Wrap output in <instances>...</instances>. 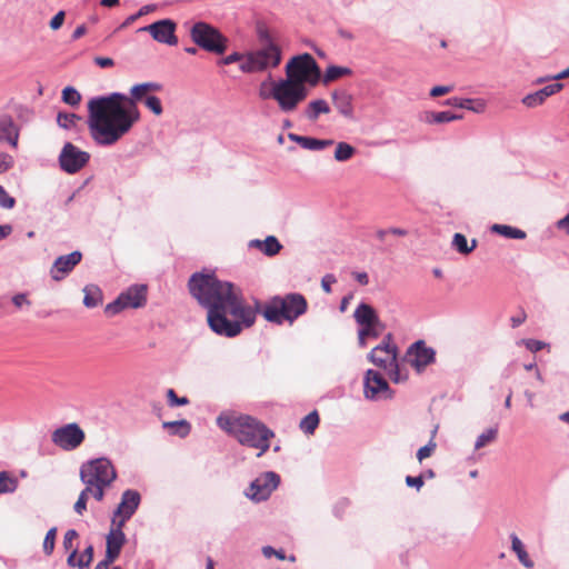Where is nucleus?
Segmentation results:
<instances>
[{"instance_id": "39", "label": "nucleus", "mask_w": 569, "mask_h": 569, "mask_svg": "<svg viewBox=\"0 0 569 569\" xmlns=\"http://www.w3.org/2000/svg\"><path fill=\"white\" fill-rule=\"evenodd\" d=\"M62 101L69 106H78L81 101V94L73 87H66L62 90Z\"/></svg>"}, {"instance_id": "16", "label": "nucleus", "mask_w": 569, "mask_h": 569, "mask_svg": "<svg viewBox=\"0 0 569 569\" xmlns=\"http://www.w3.org/2000/svg\"><path fill=\"white\" fill-rule=\"evenodd\" d=\"M177 23L171 19H162L149 26L141 27L139 32H148L152 39L159 43L168 46H177L178 38L176 36Z\"/></svg>"}, {"instance_id": "60", "label": "nucleus", "mask_w": 569, "mask_h": 569, "mask_svg": "<svg viewBox=\"0 0 569 569\" xmlns=\"http://www.w3.org/2000/svg\"><path fill=\"white\" fill-rule=\"evenodd\" d=\"M244 57L243 54L239 53V52H233L227 57H224L223 59H221L220 63L221 64H224V66H228V64H231V63H234L237 61H244Z\"/></svg>"}, {"instance_id": "42", "label": "nucleus", "mask_w": 569, "mask_h": 569, "mask_svg": "<svg viewBox=\"0 0 569 569\" xmlns=\"http://www.w3.org/2000/svg\"><path fill=\"white\" fill-rule=\"evenodd\" d=\"M56 536H57V528L53 527V528L48 530V532H47V535L44 537V540H43V552L47 556H50L53 552V550H54Z\"/></svg>"}, {"instance_id": "7", "label": "nucleus", "mask_w": 569, "mask_h": 569, "mask_svg": "<svg viewBox=\"0 0 569 569\" xmlns=\"http://www.w3.org/2000/svg\"><path fill=\"white\" fill-rule=\"evenodd\" d=\"M282 59L279 46H260L258 49L248 52L244 61L240 64L242 72H262L277 68Z\"/></svg>"}, {"instance_id": "61", "label": "nucleus", "mask_w": 569, "mask_h": 569, "mask_svg": "<svg viewBox=\"0 0 569 569\" xmlns=\"http://www.w3.org/2000/svg\"><path fill=\"white\" fill-rule=\"evenodd\" d=\"M452 87L449 86H436L430 90V96L433 98L449 93Z\"/></svg>"}, {"instance_id": "47", "label": "nucleus", "mask_w": 569, "mask_h": 569, "mask_svg": "<svg viewBox=\"0 0 569 569\" xmlns=\"http://www.w3.org/2000/svg\"><path fill=\"white\" fill-rule=\"evenodd\" d=\"M153 9H154V6H152V4H146V6L141 7L137 13L129 16L123 21V23L121 24V28L128 27L129 24L133 23L138 18H140V17H142L144 14H148Z\"/></svg>"}, {"instance_id": "34", "label": "nucleus", "mask_w": 569, "mask_h": 569, "mask_svg": "<svg viewBox=\"0 0 569 569\" xmlns=\"http://www.w3.org/2000/svg\"><path fill=\"white\" fill-rule=\"evenodd\" d=\"M162 427L171 430L172 433H177L180 437H186L190 432V423L187 420L166 421Z\"/></svg>"}, {"instance_id": "59", "label": "nucleus", "mask_w": 569, "mask_h": 569, "mask_svg": "<svg viewBox=\"0 0 569 569\" xmlns=\"http://www.w3.org/2000/svg\"><path fill=\"white\" fill-rule=\"evenodd\" d=\"M64 11L60 10L57 14L53 16V18L50 21V28L52 30H58L61 28L64 21Z\"/></svg>"}, {"instance_id": "52", "label": "nucleus", "mask_w": 569, "mask_h": 569, "mask_svg": "<svg viewBox=\"0 0 569 569\" xmlns=\"http://www.w3.org/2000/svg\"><path fill=\"white\" fill-rule=\"evenodd\" d=\"M14 164L13 157L6 153L0 152V174L10 170Z\"/></svg>"}, {"instance_id": "31", "label": "nucleus", "mask_w": 569, "mask_h": 569, "mask_svg": "<svg viewBox=\"0 0 569 569\" xmlns=\"http://www.w3.org/2000/svg\"><path fill=\"white\" fill-rule=\"evenodd\" d=\"M491 231L509 239L522 240L526 238V232L521 229L508 224H493Z\"/></svg>"}, {"instance_id": "23", "label": "nucleus", "mask_w": 569, "mask_h": 569, "mask_svg": "<svg viewBox=\"0 0 569 569\" xmlns=\"http://www.w3.org/2000/svg\"><path fill=\"white\" fill-rule=\"evenodd\" d=\"M353 318L361 327L365 325L379 323L380 319L376 310L368 303L361 302L355 310Z\"/></svg>"}, {"instance_id": "14", "label": "nucleus", "mask_w": 569, "mask_h": 569, "mask_svg": "<svg viewBox=\"0 0 569 569\" xmlns=\"http://www.w3.org/2000/svg\"><path fill=\"white\" fill-rule=\"evenodd\" d=\"M363 395L368 400L391 399L392 391L382 375L368 369L363 378Z\"/></svg>"}, {"instance_id": "27", "label": "nucleus", "mask_w": 569, "mask_h": 569, "mask_svg": "<svg viewBox=\"0 0 569 569\" xmlns=\"http://www.w3.org/2000/svg\"><path fill=\"white\" fill-rule=\"evenodd\" d=\"M510 540H511V550L516 553L519 562L528 569L533 568L535 563L530 559V557H529L528 552L526 551V548H525L522 541L519 539V537L516 533H511Z\"/></svg>"}, {"instance_id": "5", "label": "nucleus", "mask_w": 569, "mask_h": 569, "mask_svg": "<svg viewBox=\"0 0 569 569\" xmlns=\"http://www.w3.org/2000/svg\"><path fill=\"white\" fill-rule=\"evenodd\" d=\"M307 309L306 298L301 293L295 292L273 297L264 305L262 316L267 321L276 325H282L284 321L292 325L307 312Z\"/></svg>"}, {"instance_id": "43", "label": "nucleus", "mask_w": 569, "mask_h": 569, "mask_svg": "<svg viewBox=\"0 0 569 569\" xmlns=\"http://www.w3.org/2000/svg\"><path fill=\"white\" fill-rule=\"evenodd\" d=\"M93 559V546L89 545L78 559V569H89Z\"/></svg>"}, {"instance_id": "10", "label": "nucleus", "mask_w": 569, "mask_h": 569, "mask_svg": "<svg viewBox=\"0 0 569 569\" xmlns=\"http://www.w3.org/2000/svg\"><path fill=\"white\" fill-rule=\"evenodd\" d=\"M147 302V286L133 284L121 292L116 300L108 303L104 308L106 315L113 317L124 309H138Z\"/></svg>"}, {"instance_id": "4", "label": "nucleus", "mask_w": 569, "mask_h": 569, "mask_svg": "<svg viewBox=\"0 0 569 569\" xmlns=\"http://www.w3.org/2000/svg\"><path fill=\"white\" fill-rule=\"evenodd\" d=\"M79 475L84 489L99 502L103 500L106 489L117 479L114 466L104 457L82 463Z\"/></svg>"}, {"instance_id": "2", "label": "nucleus", "mask_w": 569, "mask_h": 569, "mask_svg": "<svg viewBox=\"0 0 569 569\" xmlns=\"http://www.w3.org/2000/svg\"><path fill=\"white\" fill-rule=\"evenodd\" d=\"M158 82H143L130 89L131 97L120 92L93 97L88 102V129L97 146L110 147L122 139L140 119L138 101L149 92L160 91Z\"/></svg>"}, {"instance_id": "19", "label": "nucleus", "mask_w": 569, "mask_h": 569, "mask_svg": "<svg viewBox=\"0 0 569 569\" xmlns=\"http://www.w3.org/2000/svg\"><path fill=\"white\" fill-rule=\"evenodd\" d=\"M82 253L78 250L58 257L50 268V276L54 281L62 280L73 268L80 263Z\"/></svg>"}, {"instance_id": "48", "label": "nucleus", "mask_w": 569, "mask_h": 569, "mask_svg": "<svg viewBox=\"0 0 569 569\" xmlns=\"http://www.w3.org/2000/svg\"><path fill=\"white\" fill-rule=\"evenodd\" d=\"M168 405L170 407L186 406L189 399L186 397H178L173 389L167 390Z\"/></svg>"}, {"instance_id": "56", "label": "nucleus", "mask_w": 569, "mask_h": 569, "mask_svg": "<svg viewBox=\"0 0 569 569\" xmlns=\"http://www.w3.org/2000/svg\"><path fill=\"white\" fill-rule=\"evenodd\" d=\"M11 301L18 309L31 306V301L28 299L27 293H17L12 297Z\"/></svg>"}, {"instance_id": "18", "label": "nucleus", "mask_w": 569, "mask_h": 569, "mask_svg": "<svg viewBox=\"0 0 569 569\" xmlns=\"http://www.w3.org/2000/svg\"><path fill=\"white\" fill-rule=\"evenodd\" d=\"M396 359L397 347L390 342V336H387L383 341L369 353V360L385 370L388 369L389 366H395Z\"/></svg>"}, {"instance_id": "3", "label": "nucleus", "mask_w": 569, "mask_h": 569, "mask_svg": "<svg viewBox=\"0 0 569 569\" xmlns=\"http://www.w3.org/2000/svg\"><path fill=\"white\" fill-rule=\"evenodd\" d=\"M217 425L240 445L258 449L257 457L269 450L270 439L274 437V432L263 422L248 415L221 413L217 417Z\"/></svg>"}, {"instance_id": "12", "label": "nucleus", "mask_w": 569, "mask_h": 569, "mask_svg": "<svg viewBox=\"0 0 569 569\" xmlns=\"http://www.w3.org/2000/svg\"><path fill=\"white\" fill-rule=\"evenodd\" d=\"M280 476L274 471H266L260 473L244 491L247 498L252 501L260 502L267 500L271 493L278 488Z\"/></svg>"}, {"instance_id": "46", "label": "nucleus", "mask_w": 569, "mask_h": 569, "mask_svg": "<svg viewBox=\"0 0 569 569\" xmlns=\"http://www.w3.org/2000/svg\"><path fill=\"white\" fill-rule=\"evenodd\" d=\"M146 107L150 109L156 116H160L163 111L161 101L156 96H148L143 100Z\"/></svg>"}, {"instance_id": "37", "label": "nucleus", "mask_w": 569, "mask_h": 569, "mask_svg": "<svg viewBox=\"0 0 569 569\" xmlns=\"http://www.w3.org/2000/svg\"><path fill=\"white\" fill-rule=\"evenodd\" d=\"M356 152V149L347 143V142H339L336 147L335 151V159L337 161H347L349 160Z\"/></svg>"}, {"instance_id": "15", "label": "nucleus", "mask_w": 569, "mask_h": 569, "mask_svg": "<svg viewBox=\"0 0 569 569\" xmlns=\"http://www.w3.org/2000/svg\"><path fill=\"white\" fill-rule=\"evenodd\" d=\"M141 503V495L134 489H127L122 492L120 502L114 509L111 522L126 525L136 513Z\"/></svg>"}, {"instance_id": "44", "label": "nucleus", "mask_w": 569, "mask_h": 569, "mask_svg": "<svg viewBox=\"0 0 569 569\" xmlns=\"http://www.w3.org/2000/svg\"><path fill=\"white\" fill-rule=\"evenodd\" d=\"M79 117L74 113H62L59 112L57 116V122L61 128L69 129L76 124Z\"/></svg>"}, {"instance_id": "22", "label": "nucleus", "mask_w": 569, "mask_h": 569, "mask_svg": "<svg viewBox=\"0 0 569 569\" xmlns=\"http://www.w3.org/2000/svg\"><path fill=\"white\" fill-rule=\"evenodd\" d=\"M332 101L339 113L348 119L353 118L352 96L348 91H335L332 93Z\"/></svg>"}, {"instance_id": "35", "label": "nucleus", "mask_w": 569, "mask_h": 569, "mask_svg": "<svg viewBox=\"0 0 569 569\" xmlns=\"http://www.w3.org/2000/svg\"><path fill=\"white\" fill-rule=\"evenodd\" d=\"M319 425V416L317 411H312L308 413L301 421H300V429L307 433L312 435L315 430L317 429Z\"/></svg>"}, {"instance_id": "53", "label": "nucleus", "mask_w": 569, "mask_h": 569, "mask_svg": "<svg viewBox=\"0 0 569 569\" xmlns=\"http://www.w3.org/2000/svg\"><path fill=\"white\" fill-rule=\"evenodd\" d=\"M258 38L260 46H278L272 39L270 32L266 28L258 29Z\"/></svg>"}, {"instance_id": "9", "label": "nucleus", "mask_w": 569, "mask_h": 569, "mask_svg": "<svg viewBox=\"0 0 569 569\" xmlns=\"http://www.w3.org/2000/svg\"><path fill=\"white\" fill-rule=\"evenodd\" d=\"M286 79L306 86V83L316 84L320 77V70L316 60L309 53L293 57L286 66Z\"/></svg>"}, {"instance_id": "1", "label": "nucleus", "mask_w": 569, "mask_h": 569, "mask_svg": "<svg viewBox=\"0 0 569 569\" xmlns=\"http://www.w3.org/2000/svg\"><path fill=\"white\" fill-rule=\"evenodd\" d=\"M190 295L207 310L209 328L218 336L233 338L250 328L257 310L244 299L242 290L212 273H193L188 282Z\"/></svg>"}, {"instance_id": "63", "label": "nucleus", "mask_w": 569, "mask_h": 569, "mask_svg": "<svg viewBox=\"0 0 569 569\" xmlns=\"http://www.w3.org/2000/svg\"><path fill=\"white\" fill-rule=\"evenodd\" d=\"M117 556L109 557V552L106 551L104 559L98 562L94 569H109L110 565L117 559Z\"/></svg>"}, {"instance_id": "29", "label": "nucleus", "mask_w": 569, "mask_h": 569, "mask_svg": "<svg viewBox=\"0 0 569 569\" xmlns=\"http://www.w3.org/2000/svg\"><path fill=\"white\" fill-rule=\"evenodd\" d=\"M460 119H462L461 114H456V113H452L451 111H439V112L428 111L425 113V118H423V120L429 124L445 123V122H450V121L460 120Z\"/></svg>"}, {"instance_id": "11", "label": "nucleus", "mask_w": 569, "mask_h": 569, "mask_svg": "<svg viewBox=\"0 0 569 569\" xmlns=\"http://www.w3.org/2000/svg\"><path fill=\"white\" fill-rule=\"evenodd\" d=\"M86 433L77 422H70L54 429L51 441L63 451H73L84 441Z\"/></svg>"}, {"instance_id": "25", "label": "nucleus", "mask_w": 569, "mask_h": 569, "mask_svg": "<svg viewBox=\"0 0 569 569\" xmlns=\"http://www.w3.org/2000/svg\"><path fill=\"white\" fill-rule=\"evenodd\" d=\"M288 138L307 150H322L333 143L332 140H321L311 137L299 136L296 133H289Z\"/></svg>"}, {"instance_id": "13", "label": "nucleus", "mask_w": 569, "mask_h": 569, "mask_svg": "<svg viewBox=\"0 0 569 569\" xmlns=\"http://www.w3.org/2000/svg\"><path fill=\"white\" fill-rule=\"evenodd\" d=\"M90 160V154L71 142L64 143L60 154V168L70 174L79 172Z\"/></svg>"}, {"instance_id": "17", "label": "nucleus", "mask_w": 569, "mask_h": 569, "mask_svg": "<svg viewBox=\"0 0 569 569\" xmlns=\"http://www.w3.org/2000/svg\"><path fill=\"white\" fill-rule=\"evenodd\" d=\"M407 358L408 362L418 372H421L427 366L435 362L436 351L428 347L423 340H418L408 348Z\"/></svg>"}, {"instance_id": "40", "label": "nucleus", "mask_w": 569, "mask_h": 569, "mask_svg": "<svg viewBox=\"0 0 569 569\" xmlns=\"http://www.w3.org/2000/svg\"><path fill=\"white\" fill-rule=\"evenodd\" d=\"M17 489V480L7 471L0 472V493L13 492Z\"/></svg>"}, {"instance_id": "64", "label": "nucleus", "mask_w": 569, "mask_h": 569, "mask_svg": "<svg viewBox=\"0 0 569 569\" xmlns=\"http://www.w3.org/2000/svg\"><path fill=\"white\" fill-rule=\"evenodd\" d=\"M559 230H563L569 236V212L556 223Z\"/></svg>"}, {"instance_id": "49", "label": "nucleus", "mask_w": 569, "mask_h": 569, "mask_svg": "<svg viewBox=\"0 0 569 569\" xmlns=\"http://www.w3.org/2000/svg\"><path fill=\"white\" fill-rule=\"evenodd\" d=\"M436 447L437 443L433 441V439H430V441L426 446L421 447L417 451V459L421 462L426 458H429L436 450Z\"/></svg>"}, {"instance_id": "30", "label": "nucleus", "mask_w": 569, "mask_h": 569, "mask_svg": "<svg viewBox=\"0 0 569 569\" xmlns=\"http://www.w3.org/2000/svg\"><path fill=\"white\" fill-rule=\"evenodd\" d=\"M83 305L87 308L98 307L102 302V291L94 284H89L83 288Z\"/></svg>"}, {"instance_id": "24", "label": "nucleus", "mask_w": 569, "mask_h": 569, "mask_svg": "<svg viewBox=\"0 0 569 569\" xmlns=\"http://www.w3.org/2000/svg\"><path fill=\"white\" fill-rule=\"evenodd\" d=\"M19 132L11 118L4 117L0 119V141H7L16 148L18 146Z\"/></svg>"}, {"instance_id": "20", "label": "nucleus", "mask_w": 569, "mask_h": 569, "mask_svg": "<svg viewBox=\"0 0 569 569\" xmlns=\"http://www.w3.org/2000/svg\"><path fill=\"white\" fill-rule=\"evenodd\" d=\"M124 525L111 522L110 530L106 537V551L109 552V557H119L123 545L126 543V535L123 532Z\"/></svg>"}, {"instance_id": "45", "label": "nucleus", "mask_w": 569, "mask_h": 569, "mask_svg": "<svg viewBox=\"0 0 569 569\" xmlns=\"http://www.w3.org/2000/svg\"><path fill=\"white\" fill-rule=\"evenodd\" d=\"M89 496H91L90 491H87L84 488L80 492L78 500L76 501L73 509L77 515L82 516L83 512L87 510V501Z\"/></svg>"}, {"instance_id": "8", "label": "nucleus", "mask_w": 569, "mask_h": 569, "mask_svg": "<svg viewBox=\"0 0 569 569\" xmlns=\"http://www.w3.org/2000/svg\"><path fill=\"white\" fill-rule=\"evenodd\" d=\"M191 40L201 49L222 54L227 50L228 39L213 26L198 21L189 30Z\"/></svg>"}, {"instance_id": "50", "label": "nucleus", "mask_w": 569, "mask_h": 569, "mask_svg": "<svg viewBox=\"0 0 569 569\" xmlns=\"http://www.w3.org/2000/svg\"><path fill=\"white\" fill-rule=\"evenodd\" d=\"M16 204V200L11 197L4 188L0 184V207L4 209H12Z\"/></svg>"}, {"instance_id": "55", "label": "nucleus", "mask_w": 569, "mask_h": 569, "mask_svg": "<svg viewBox=\"0 0 569 569\" xmlns=\"http://www.w3.org/2000/svg\"><path fill=\"white\" fill-rule=\"evenodd\" d=\"M78 538V532L74 529H69L63 537V548L68 550H72L73 548V540Z\"/></svg>"}, {"instance_id": "62", "label": "nucleus", "mask_w": 569, "mask_h": 569, "mask_svg": "<svg viewBox=\"0 0 569 569\" xmlns=\"http://www.w3.org/2000/svg\"><path fill=\"white\" fill-rule=\"evenodd\" d=\"M527 319V315L523 310H520L516 316L510 318L511 327L517 328L522 325Z\"/></svg>"}, {"instance_id": "6", "label": "nucleus", "mask_w": 569, "mask_h": 569, "mask_svg": "<svg viewBox=\"0 0 569 569\" xmlns=\"http://www.w3.org/2000/svg\"><path fill=\"white\" fill-rule=\"evenodd\" d=\"M272 99L277 101L281 112H293L297 107L307 98L308 88L299 86L290 79L272 81Z\"/></svg>"}, {"instance_id": "57", "label": "nucleus", "mask_w": 569, "mask_h": 569, "mask_svg": "<svg viewBox=\"0 0 569 569\" xmlns=\"http://www.w3.org/2000/svg\"><path fill=\"white\" fill-rule=\"evenodd\" d=\"M262 555L266 557V558H271L272 556H276L278 559L280 560H284L286 559V555L283 552L282 549L280 550H276L273 547L271 546H264L262 547Z\"/></svg>"}, {"instance_id": "28", "label": "nucleus", "mask_w": 569, "mask_h": 569, "mask_svg": "<svg viewBox=\"0 0 569 569\" xmlns=\"http://www.w3.org/2000/svg\"><path fill=\"white\" fill-rule=\"evenodd\" d=\"M329 112L330 107L328 102L323 99H317L308 103L307 108L303 111V116L310 121H316L320 114Z\"/></svg>"}, {"instance_id": "38", "label": "nucleus", "mask_w": 569, "mask_h": 569, "mask_svg": "<svg viewBox=\"0 0 569 569\" xmlns=\"http://www.w3.org/2000/svg\"><path fill=\"white\" fill-rule=\"evenodd\" d=\"M498 435L497 428H489L486 431H483L481 435L478 436L476 442H475V449L479 450L487 446L488 443L496 440Z\"/></svg>"}, {"instance_id": "51", "label": "nucleus", "mask_w": 569, "mask_h": 569, "mask_svg": "<svg viewBox=\"0 0 569 569\" xmlns=\"http://www.w3.org/2000/svg\"><path fill=\"white\" fill-rule=\"evenodd\" d=\"M386 370L388 371L390 379L396 383L402 382L407 379V376L401 375L397 359L395 360V366H389Z\"/></svg>"}, {"instance_id": "41", "label": "nucleus", "mask_w": 569, "mask_h": 569, "mask_svg": "<svg viewBox=\"0 0 569 569\" xmlns=\"http://www.w3.org/2000/svg\"><path fill=\"white\" fill-rule=\"evenodd\" d=\"M382 329L383 326L381 325V321H379V323L361 326L359 332L361 333L362 337H366L367 339L378 338L381 335Z\"/></svg>"}, {"instance_id": "54", "label": "nucleus", "mask_w": 569, "mask_h": 569, "mask_svg": "<svg viewBox=\"0 0 569 569\" xmlns=\"http://www.w3.org/2000/svg\"><path fill=\"white\" fill-rule=\"evenodd\" d=\"M519 343L525 345L526 348L528 350H530L531 352L540 351L541 349H543L546 347L545 342H542L540 340H536V339H522Z\"/></svg>"}, {"instance_id": "21", "label": "nucleus", "mask_w": 569, "mask_h": 569, "mask_svg": "<svg viewBox=\"0 0 569 569\" xmlns=\"http://www.w3.org/2000/svg\"><path fill=\"white\" fill-rule=\"evenodd\" d=\"M562 88L561 83L555 82L547 84L542 89L529 93L523 97L522 103L528 108H535L540 106L548 97L552 96Z\"/></svg>"}, {"instance_id": "36", "label": "nucleus", "mask_w": 569, "mask_h": 569, "mask_svg": "<svg viewBox=\"0 0 569 569\" xmlns=\"http://www.w3.org/2000/svg\"><path fill=\"white\" fill-rule=\"evenodd\" d=\"M282 249V244L279 242V240L274 236H268L263 240V248L262 252L267 257H273L280 252Z\"/></svg>"}, {"instance_id": "32", "label": "nucleus", "mask_w": 569, "mask_h": 569, "mask_svg": "<svg viewBox=\"0 0 569 569\" xmlns=\"http://www.w3.org/2000/svg\"><path fill=\"white\" fill-rule=\"evenodd\" d=\"M452 247L461 254H469L477 248V240L472 239L468 244V240L462 233H455L452 238Z\"/></svg>"}, {"instance_id": "26", "label": "nucleus", "mask_w": 569, "mask_h": 569, "mask_svg": "<svg viewBox=\"0 0 569 569\" xmlns=\"http://www.w3.org/2000/svg\"><path fill=\"white\" fill-rule=\"evenodd\" d=\"M448 106L467 109L476 113H482L486 110V101L482 99H463V98H450L446 101Z\"/></svg>"}, {"instance_id": "33", "label": "nucleus", "mask_w": 569, "mask_h": 569, "mask_svg": "<svg viewBox=\"0 0 569 569\" xmlns=\"http://www.w3.org/2000/svg\"><path fill=\"white\" fill-rule=\"evenodd\" d=\"M352 73V70L347 67H340V66H330L326 69L323 81L330 82L333 81L340 77L343 76H350Z\"/></svg>"}, {"instance_id": "58", "label": "nucleus", "mask_w": 569, "mask_h": 569, "mask_svg": "<svg viewBox=\"0 0 569 569\" xmlns=\"http://www.w3.org/2000/svg\"><path fill=\"white\" fill-rule=\"evenodd\" d=\"M406 483L408 487H412V488H416L417 490H420L425 483L423 477L422 476H417V477L407 476Z\"/></svg>"}]
</instances>
